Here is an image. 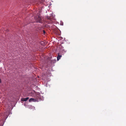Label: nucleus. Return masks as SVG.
Instances as JSON below:
<instances>
[{"label":"nucleus","instance_id":"obj_1","mask_svg":"<svg viewBox=\"0 0 126 126\" xmlns=\"http://www.w3.org/2000/svg\"><path fill=\"white\" fill-rule=\"evenodd\" d=\"M35 19L37 22L41 23L42 22V19L39 15H38L35 17Z\"/></svg>","mask_w":126,"mask_h":126},{"label":"nucleus","instance_id":"obj_2","mask_svg":"<svg viewBox=\"0 0 126 126\" xmlns=\"http://www.w3.org/2000/svg\"><path fill=\"white\" fill-rule=\"evenodd\" d=\"M37 100L34 98H31L29 99V102H31L32 101L35 102L37 101Z\"/></svg>","mask_w":126,"mask_h":126},{"label":"nucleus","instance_id":"obj_3","mask_svg":"<svg viewBox=\"0 0 126 126\" xmlns=\"http://www.w3.org/2000/svg\"><path fill=\"white\" fill-rule=\"evenodd\" d=\"M29 99V97H27L26 98H22L21 99V101H26Z\"/></svg>","mask_w":126,"mask_h":126},{"label":"nucleus","instance_id":"obj_4","mask_svg":"<svg viewBox=\"0 0 126 126\" xmlns=\"http://www.w3.org/2000/svg\"><path fill=\"white\" fill-rule=\"evenodd\" d=\"M62 57L61 55H58V56L57 57V59L58 61L60 59L61 57Z\"/></svg>","mask_w":126,"mask_h":126},{"label":"nucleus","instance_id":"obj_5","mask_svg":"<svg viewBox=\"0 0 126 126\" xmlns=\"http://www.w3.org/2000/svg\"><path fill=\"white\" fill-rule=\"evenodd\" d=\"M53 63H54L56 62V60H53Z\"/></svg>","mask_w":126,"mask_h":126},{"label":"nucleus","instance_id":"obj_6","mask_svg":"<svg viewBox=\"0 0 126 126\" xmlns=\"http://www.w3.org/2000/svg\"><path fill=\"white\" fill-rule=\"evenodd\" d=\"M43 32L44 33H45V32L44 30L43 31Z\"/></svg>","mask_w":126,"mask_h":126}]
</instances>
